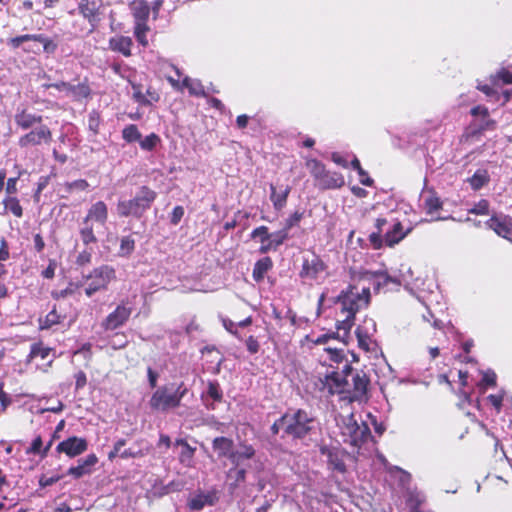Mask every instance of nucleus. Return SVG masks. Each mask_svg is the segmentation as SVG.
Returning <instances> with one entry per match:
<instances>
[{
	"instance_id": "bb28decb",
	"label": "nucleus",
	"mask_w": 512,
	"mask_h": 512,
	"mask_svg": "<svg viewBox=\"0 0 512 512\" xmlns=\"http://www.w3.org/2000/svg\"><path fill=\"white\" fill-rule=\"evenodd\" d=\"M132 39L127 36H115L109 40L111 50L123 54L125 57L131 55Z\"/></svg>"
},
{
	"instance_id": "5fc2aeb1",
	"label": "nucleus",
	"mask_w": 512,
	"mask_h": 512,
	"mask_svg": "<svg viewBox=\"0 0 512 512\" xmlns=\"http://www.w3.org/2000/svg\"><path fill=\"white\" fill-rule=\"evenodd\" d=\"M495 385H496V374L491 370L484 372L482 380L480 382V386L482 388H486L488 386L493 387Z\"/></svg>"
},
{
	"instance_id": "49530a36",
	"label": "nucleus",
	"mask_w": 512,
	"mask_h": 512,
	"mask_svg": "<svg viewBox=\"0 0 512 512\" xmlns=\"http://www.w3.org/2000/svg\"><path fill=\"white\" fill-rule=\"evenodd\" d=\"M207 395L212 398L214 401H221L222 400V390L220 388V385L216 381H210L208 382L207 386Z\"/></svg>"
},
{
	"instance_id": "3c124183",
	"label": "nucleus",
	"mask_w": 512,
	"mask_h": 512,
	"mask_svg": "<svg viewBox=\"0 0 512 512\" xmlns=\"http://www.w3.org/2000/svg\"><path fill=\"white\" fill-rule=\"evenodd\" d=\"M100 126V115L97 111L93 110L89 113L88 116V127L89 130L94 134H97Z\"/></svg>"
},
{
	"instance_id": "a878e982",
	"label": "nucleus",
	"mask_w": 512,
	"mask_h": 512,
	"mask_svg": "<svg viewBox=\"0 0 512 512\" xmlns=\"http://www.w3.org/2000/svg\"><path fill=\"white\" fill-rule=\"evenodd\" d=\"M467 183L470 185V188L473 191H478L488 185L490 182V174L487 168L480 167L478 168L474 174L467 178Z\"/></svg>"
},
{
	"instance_id": "a18cd8bd",
	"label": "nucleus",
	"mask_w": 512,
	"mask_h": 512,
	"mask_svg": "<svg viewBox=\"0 0 512 512\" xmlns=\"http://www.w3.org/2000/svg\"><path fill=\"white\" fill-rule=\"evenodd\" d=\"M250 237L252 239H259V241L261 242V246H265V244H267V242L269 241V238H270V233L268 231V227L259 226V227L255 228L251 232Z\"/></svg>"
},
{
	"instance_id": "c756f323",
	"label": "nucleus",
	"mask_w": 512,
	"mask_h": 512,
	"mask_svg": "<svg viewBox=\"0 0 512 512\" xmlns=\"http://www.w3.org/2000/svg\"><path fill=\"white\" fill-rule=\"evenodd\" d=\"M42 121V117L26 112V110H22L21 112L16 113L15 122L22 129H28L35 124H39Z\"/></svg>"
},
{
	"instance_id": "c85d7f7f",
	"label": "nucleus",
	"mask_w": 512,
	"mask_h": 512,
	"mask_svg": "<svg viewBox=\"0 0 512 512\" xmlns=\"http://www.w3.org/2000/svg\"><path fill=\"white\" fill-rule=\"evenodd\" d=\"M177 445L182 447L181 452L179 454V461L185 467H193L194 466V453L195 448L191 447L185 440L179 439L176 441Z\"/></svg>"
},
{
	"instance_id": "c9c22d12",
	"label": "nucleus",
	"mask_w": 512,
	"mask_h": 512,
	"mask_svg": "<svg viewBox=\"0 0 512 512\" xmlns=\"http://www.w3.org/2000/svg\"><path fill=\"white\" fill-rule=\"evenodd\" d=\"M3 205L6 211L11 212L14 216L20 218L23 215V209L16 197L8 196L4 198Z\"/></svg>"
},
{
	"instance_id": "f3484780",
	"label": "nucleus",
	"mask_w": 512,
	"mask_h": 512,
	"mask_svg": "<svg viewBox=\"0 0 512 512\" xmlns=\"http://www.w3.org/2000/svg\"><path fill=\"white\" fill-rule=\"evenodd\" d=\"M87 447L88 444L84 438L72 436L60 442L56 447V451L58 453H64L68 457L72 458L85 452Z\"/></svg>"
},
{
	"instance_id": "f704fd0d",
	"label": "nucleus",
	"mask_w": 512,
	"mask_h": 512,
	"mask_svg": "<svg viewBox=\"0 0 512 512\" xmlns=\"http://www.w3.org/2000/svg\"><path fill=\"white\" fill-rule=\"evenodd\" d=\"M135 249V240L132 238V236H123L120 239V247L118 255L120 257H129Z\"/></svg>"
},
{
	"instance_id": "de8ad7c7",
	"label": "nucleus",
	"mask_w": 512,
	"mask_h": 512,
	"mask_svg": "<svg viewBox=\"0 0 512 512\" xmlns=\"http://www.w3.org/2000/svg\"><path fill=\"white\" fill-rule=\"evenodd\" d=\"M159 141H160L159 136L154 134V133L146 136L144 139H140L139 140L140 147L143 150H147V151L153 150L156 147V145L158 144Z\"/></svg>"
},
{
	"instance_id": "69168bd1",
	"label": "nucleus",
	"mask_w": 512,
	"mask_h": 512,
	"mask_svg": "<svg viewBox=\"0 0 512 512\" xmlns=\"http://www.w3.org/2000/svg\"><path fill=\"white\" fill-rule=\"evenodd\" d=\"M89 187V184L84 179H78L73 182L67 183V188L69 191L72 190H86Z\"/></svg>"
},
{
	"instance_id": "e433bc0d",
	"label": "nucleus",
	"mask_w": 512,
	"mask_h": 512,
	"mask_svg": "<svg viewBox=\"0 0 512 512\" xmlns=\"http://www.w3.org/2000/svg\"><path fill=\"white\" fill-rule=\"evenodd\" d=\"M306 166L314 177L316 183L320 180L322 175L326 172L325 166L317 159H308Z\"/></svg>"
},
{
	"instance_id": "aec40b11",
	"label": "nucleus",
	"mask_w": 512,
	"mask_h": 512,
	"mask_svg": "<svg viewBox=\"0 0 512 512\" xmlns=\"http://www.w3.org/2000/svg\"><path fill=\"white\" fill-rule=\"evenodd\" d=\"M150 452V445L144 439L135 441L129 448L123 449L120 453L122 459L142 458Z\"/></svg>"
},
{
	"instance_id": "1a4fd4ad",
	"label": "nucleus",
	"mask_w": 512,
	"mask_h": 512,
	"mask_svg": "<svg viewBox=\"0 0 512 512\" xmlns=\"http://www.w3.org/2000/svg\"><path fill=\"white\" fill-rule=\"evenodd\" d=\"M284 421L286 422V435L293 438L305 437L313 429L315 423L314 417L302 409L286 413Z\"/></svg>"
},
{
	"instance_id": "603ef678",
	"label": "nucleus",
	"mask_w": 512,
	"mask_h": 512,
	"mask_svg": "<svg viewBox=\"0 0 512 512\" xmlns=\"http://www.w3.org/2000/svg\"><path fill=\"white\" fill-rule=\"evenodd\" d=\"M324 351L328 354L329 359L336 363L341 362L343 359V350L341 348L329 345L324 348Z\"/></svg>"
},
{
	"instance_id": "5701e85b",
	"label": "nucleus",
	"mask_w": 512,
	"mask_h": 512,
	"mask_svg": "<svg viewBox=\"0 0 512 512\" xmlns=\"http://www.w3.org/2000/svg\"><path fill=\"white\" fill-rule=\"evenodd\" d=\"M135 25H147L150 15V5L147 1L136 0L131 5Z\"/></svg>"
},
{
	"instance_id": "ddd939ff",
	"label": "nucleus",
	"mask_w": 512,
	"mask_h": 512,
	"mask_svg": "<svg viewBox=\"0 0 512 512\" xmlns=\"http://www.w3.org/2000/svg\"><path fill=\"white\" fill-rule=\"evenodd\" d=\"M326 265L317 255H311L303 261L300 276L306 280H323L326 276Z\"/></svg>"
},
{
	"instance_id": "423d86ee",
	"label": "nucleus",
	"mask_w": 512,
	"mask_h": 512,
	"mask_svg": "<svg viewBox=\"0 0 512 512\" xmlns=\"http://www.w3.org/2000/svg\"><path fill=\"white\" fill-rule=\"evenodd\" d=\"M108 219V206L104 201H97L90 206L80 228V237L85 245L97 243L93 222L104 226Z\"/></svg>"
},
{
	"instance_id": "2eb2a0df",
	"label": "nucleus",
	"mask_w": 512,
	"mask_h": 512,
	"mask_svg": "<svg viewBox=\"0 0 512 512\" xmlns=\"http://www.w3.org/2000/svg\"><path fill=\"white\" fill-rule=\"evenodd\" d=\"M52 139L51 130L45 126L40 125L37 128L31 130L25 135L19 138V146L22 148L30 147V146H38L41 144H48Z\"/></svg>"
},
{
	"instance_id": "a211bd4d",
	"label": "nucleus",
	"mask_w": 512,
	"mask_h": 512,
	"mask_svg": "<svg viewBox=\"0 0 512 512\" xmlns=\"http://www.w3.org/2000/svg\"><path fill=\"white\" fill-rule=\"evenodd\" d=\"M77 9L79 14L90 24V32L94 31L99 22L100 4L96 0H80Z\"/></svg>"
},
{
	"instance_id": "e2e57ef3",
	"label": "nucleus",
	"mask_w": 512,
	"mask_h": 512,
	"mask_svg": "<svg viewBox=\"0 0 512 512\" xmlns=\"http://www.w3.org/2000/svg\"><path fill=\"white\" fill-rule=\"evenodd\" d=\"M0 403L2 411H5L6 408L11 404V398L4 391V383L2 381H0Z\"/></svg>"
},
{
	"instance_id": "0e129e2a",
	"label": "nucleus",
	"mask_w": 512,
	"mask_h": 512,
	"mask_svg": "<svg viewBox=\"0 0 512 512\" xmlns=\"http://www.w3.org/2000/svg\"><path fill=\"white\" fill-rule=\"evenodd\" d=\"M133 98L140 104L148 105L150 104L149 99L145 97V95L141 92V89L138 85L133 84Z\"/></svg>"
},
{
	"instance_id": "4c0bfd02",
	"label": "nucleus",
	"mask_w": 512,
	"mask_h": 512,
	"mask_svg": "<svg viewBox=\"0 0 512 512\" xmlns=\"http://www.w3.org/2000/svg\"><path fill=\"white\" fill-rule=\"evenodd\" d=\"M442 207V202L440 199L434 194L431 193L424 200V209L427 214L433 215Z\"/></svg>"
},
{
	"instance_id": "0eeeda50",
	"label": "nucleus",
	"mask_w": 512,
	"mask_h": 512,
	"mask_svg": "<svg viewBox=\"0 0 512 512\" xmlns=\"http://www.w3.org/2000/svg\"><path fill=\"white\" fill-rule=\"evenodd\" d=\"M116 278L115 269L109 265H101L94 268L89 274L83 276V281L77 283L76 288L85 287L88 297L96 292L106 290L109 283Z\"/></svg>"
},
{
	"instance_id": "7ed1b4c3",
	"label": "nucleus",
	"mask_w": 512,
	"mask_h": 512,
	"mask_svg": "<svg viewBox=\"0 0 512 512\" xmlns=\"http://www.w3.org/2000/svg\"><path fill=\"white\" fill-rule=\"evenodd\" d=\"M336 422L342 441L355 448H360L371 437L368 425L363 421L359 423L353 413L339 414L336 417Z\"/></svg>"
},
{
	"instance_id": "a19ab883",
	"label": "nucleus",
	"mask_w": 512,
	"mask_h": 512,
	"mask_svg": "<svg viewBox=\"0 0 512 512\" xmlns=\"http://www.w3.org/2000/svg\"><path fill=\"white\" fill-rule=\"evenodd\" d=\"M374 288L379 290L381 286L387 285L388 282H393L397 285L401 284V280L390 277L387 272H377L375 274Z\"/></svg>"
},
{
	"instance_id": "39448f33",
	"label": "nucleus",
	"mask_w": 512,
	"mask_h": 512,
	"mask_svg": "<svg viewBox=\"0 0 512 512\" xmlns=\"http://www.w3.org/2000/svg\"><path fill=\"white\" fill-rule=\"evenodd\" d=\"M186 392L187 388L183 383L177 387L174 384L160 386L153 392L149 400V406L154 411L167 412L180 405Z\"/></svg>"
},
{
	"instance_id": "c03bdc74",
	"label": "nucleus",
	"mask_w": 512,
	"mask_h": 512,
	"mask_svg": "<svg viewBox=\"0 0 512 512\" xmlns=\"http://www.w3.org/2000/svg\"><path fill=\"white\" fill-rule=\"evenodd\" d=\"M150 30L148 25H134V36L142 46H148L147 32Z\"/></svg>"
},
{
	"instance_id": "864d4df0",
	"label": "nucleus",
	"mask_w": 512,
	"mask_h": 512,
	"mask_svg": "<svg viewBox=\"0 0 512 512\" xmlns=\"http://www.w3.org/2000/svg\"><path fill=\"white\" fill-rule=\"evenodd\" d=\"M56 49L57 44L53 40L41 34V51L52 54L56 51Z\"/></svg>"
},
{
	"instance_id": "13d9d810",
	"label": "nucleus",
	"mask_w": 512,
	"mask_h": 512,
	"mask_svg": "<svg viewBox=\"0 0 512 512\" xmlns=\"http://www.w3.org/2000/svg\"><path fill=\"white\" fill-rule=\"evenodd\" d=\"M89 472L90 470L85 468L79 461L77 466H73L68 469V474L75 478H80Z\"/></svg>"
},
{
	"instance_id": "774afa93",
	"label": "nucleus",
	"mask_w": 512,
	"mask_h": 512,
	"mask_svg": "<svg viewBox=\"0 0 512 512\" xmlns=\"http://www.w3.org/2000/svg\"><path fill=\"white\" fill-rule=\"evenodd\" d=\"M246 347L251 354H255L259 351L260 345L255 337L249 336L246 340Z\"/></svg>"
},
{
	"instance_id": "f257e3e1",
	"label": "nucleus",
	"mask_w": 512,
	"mask_h": 512,
	"mask_svg": "<svg viewBox=\"0 0 512 512\" xmlns=\"http://www.w3.org/2000/svg\"><path fill=\"white\" fill-rule=\"evenodd\" d=\"M319 389L328 395H342V400L352 402L360 400L367 391L368 379L364 373L354 371L345 363L341 371L332 366L326 368L324 373H319Z\"/></svg>"
},
{
	"instance_id": "052dcab7",
	"label": "nucleus",
	"mask_w": 512,
	"mask_h": 512,
	"mask_svg": "<svg viewBox=\"0 0 512 512\" xmlns=\"http://www.w3.org/2000/svg\"><path fill=\"white\" fill-rule=\"evenodd\" d=\"M228 475L230 477H234L236 483H240L243 482L246 478V470L235 466L229 470Z\"/></svg>"
},
{
	"instance_id": "dca6fc26",
	"label": "nucleus",
	"mask_w": 512,
	"mask_h": 512,
	"mask_svg": "<svg viewBox=\"0 0 512 512\" xmlns=\"http://www.w3.org/2000/svg\"><path fill=\"white\" fill-rule=\"evenodd\" d=\"M44 86L46 88H55L56 90L63 92L65 96L76 101L89 97L91 92L89 86L85 83L73 85L68 82L61 81L58 83L46 84Z\"/></svg>"
},
{
	"instance_id": "72a5a7b5",
	"label": "nucleus",
	"mask_w": 512,
	"mask_h": 512,
	"mask_svg": "<svg viewBox=\"0 0 512 512\" xmlns=\"http://www.w3.org/2000/svg\"><path fill=\"white\" fill-rule=\"evenodd\" d=\"M425 495L417 490L408 492L407 504L413 512H419L420 506L425 502Z\"/></svg>"
},
{
	"instance_id": "6e6552de",
	"label": "nucleus",
	"mask_w": 512,
	"mask_h": 512,
	"mask_svg": "<svg viewBox=\"0 0 512 512\" xmlns=\"http://www.w3.org/2000/svg\"><path fill=\"white\" fill-rule=\"evenodd\" d=\"M388 224V221L384 218H378L375 222L377 232H373L369 236V240L374 249H380L383 246V242L387 246H394L398 244L408 234L409 229L404 231L402 224L399 221H394L391 228L385 233L384 239L381 237V233L384 227Z\"/></svg>"
},
{
	"instance_id": "338daca9",
	"label": "nucleus",
	"mask_w": 512,
	"mask_h": 512,
	"mask_svg": "<svg viewBox=\"0 0 512 512\" xmlns=\"http://www.w3.org/2000/svg\"><path fill=\"white\" fill-rule=\"evenodd\" d=\"M183 215H184V208L182 206L174 207V209L171 213V216H170V222L173 225H177L181 221Z\"/></svg>"
},
{
	"instance_id": "cd10ccee",
	"label": "nucleus",
	"mask_w": 512,
	"mask_h": 512,
	"mask_svg": "<svg viewBox=\"0 0 512 512\" xmlns=\"http://www.w3.org/2000/svg\"><path fill=\"white\" fill-rule=\"evenodd\" d=\"M288 238L287 229H281L274 233H270V238L265 246H260V252L265 254L271 250H277V248L284 243Z\"/></svg>"
},
{
	"instance_id": "412c9836",
	"label": "nucleus",
	"mask_w": 512,
	"mask_h": 512,
	"mask_svg": "<svg viewBox=\"0 0 512 512\" xmlns=\"http://www.w3.org/2000/svg\"><path fill=\"white\" fill-rule=\"evenodd\" d=\"M270 200L276 210H281L286 206L288 195L291 191L289 185H281L276 187L274 184L270 185Z\"/></svg>"
},
{
	"instance_id": "79ce46f5",
	"label": "nucleus",
	"mask_w": 512,
	"mask_h": 512,
	"mask_svg": "<svg viewBox=\"0 0 512 512\" xmlns=\"http://www.w3.org/2000/svg\"><path fill=\"white\" fill-rule=\"evenodd\" d=\"M491 80L494 84H498V82L502 84H512V72L506 68H501L491 76Z\"/></svg>"
},
{
	"instance_id": "680f3d73",
	"label": "nucleus",
	"mask_w": 512,
	"mask_h": 512,
	"mask_svg": "<svg viewBox=\"0 0 512 512\" xmlns=\"http://www.w3.org/2000/svg\"><path fill=\"white\" fill-rule=\"evenodd\" d=\"M302 215H303V214H302V213H300V212H298V211L294 212V213H293L289 218H287V220L285 221V226H284V228H283V229H287V232H289V230H290L292 227L296 226V225L300 222V220H301V218H302Z\"/></svg>"
},
{
	"instance_id": "6e6d98bb",
	"label": "nucleus",
	"mask_w": 512,
	"mask_h": 512,
	"mask_svg": "<svg viewBox=\"0 0 512 512\" xmlns=\"http://www.w3.org/2000/svg\"><path fill=\"white\" fill-rule=\"evenodd\" d=\"M477 126L479 131L494 130L496 127V122L489 118V115L482 116Z\"/></svg>"
},
{
	"instance_id": "393cba45",
	"label": "nucleus",
	"mask_w": 512,
	"mask_h": 512,
	"mask_svg": "<svg viewBox=\"0 0 512 512\" xmlns=\"http://www.w3.org/2000/svg\"><path fill=\"white\" fill-rule=\"evenodd\" d=\"M321 189H335L344 185V178L340 173L327 171L316 183Z\"/></svg>"
},
{
	"instance_id": "9d476101",
	"label": "nucleus",
	"mask_w": 512,
	"mask_h": 512,
	"mask_svg": "<svg viewBox=\"0 0 512 512\" xmlns=\"http://www.w3.org/2000/svg\"><path fill=\"white\" fill-rule=\"evenodd\" d=\"M220 498V491L216 487L203 490L198 489L187 500V507L192 511H201L205 507L214 506Z\"/></svg>"
},
{
	"instance_id": "ea45409f",
	"label": "nucleus",
	"mask_w": 512,
	"mask_h": 512,
	"mask_svg": "<svg viewBox=\"0 0 512 512\" xmlns=\"http://www.w3.org/2000/svg\"><path fill=\"white\" fill-rule=\"evenodd\" d=\"M122 137L125 141L131 143L139 141L141 139V133L139 132L136 125L130 124L123 129Z\"/></svg>"
},
{
	"instance_id": "37998d69",
	"label": "nucleus",
	"mask_w": 512,
	"mask_h": 512,
	"mask_svg": "<svg viewBox=\"0 0 512 512\" xmlns=\"http://www.w3.org/2000/svg\"><path fill=\"white\" fill-rule=\"evenodd\" d=\"M51 352V349L49 347H44L42 343H34L31 346L29 358H36L40 357L41 359H46Z\"/></svg>"
},
{
	"instance_id": "20e7f679",
	"label": "nucleus",
	"mask_w": 512,
	"mask_h": 512,
	"mask_svg": "<svg viewBox=\"0 0 512 512\" xmlns=\"http://www.w3.org/2000/svg\"><path fill=\"white\" fill-rule=\"evenodd\" d=\"M157 193L147 186H141L133 198L129 200L120 199L116 206L117 214L120 217L141 218L150 209L155 201Z\"/></svg>"
},
{
	"instance_id": "bf43d9fd",
	"label": "nucleus",
	"mask_w": 512,
	"mask_h": 512,
	"mask_svg": "<svg viewBox=\"0 0 512 512\" xmlns=\"http://www.w3.org/2000/svg\"><path fill=\"white\" fill-rule=\"evenodd\" d=\"M43 442L42 438L40 436H37L31 443V446L28 448L27 453L28 454H38L42 456L43 451Z\"/></svg>"
},
{
	"instance_id": "b1692460",
	"label": "nucleus",
	"mask_w": 512,
	"mask_h": 512,
	"mask_svg": "<svg viewBox=\"0 0 512 512\" xmlns=\"http://www.w3.org/2000/svg\"><path fill=\"white\" fill-rule=\"evenodd\" d=\"M212 447L218 458L231 460L234 449V443L231 439L227 437H217L213 440Z\"/></svg>"
},
{
	"instance_id": "4be33fe9",
	"label": "nucleus",
	"mask_w": 512,
	"mask_h": 512,
	"mask_svg": "<svg viewBox=\"0 0 512 512\" xmlns=\"http://www.w3.org/2000/svg\"><path fill=\"white\" fill-rule=\"evenodd\" d=\"M376 332V323L372 318L364 320L363 325L356 328V336L361 347L368 348L371 335Z\"/></svg>"
},
{
	"instance_id": "09e8293b",
	"label": "nucleus",
	"mask_w": 512,
	"mask_h": 512,
	"mask_svg": "<svg viewBox=\"0 0 512 512\" xmlns=\"http://www.w3.org/2000/svg\"><path fill=\"white\" fill-rule=\"evenodd\" d=\"M59 315L55 310L49 312L44 319H40V329H49L53 325L59 323Z\"/></svg>"
},
{
	"instance_id": "2f4dec72",
	"label": "nucleus",
	"mask_w": 512,
	"mask_h": 512,
	"mask_svg": "<svg viewBox=\"0 0 512 512\" xmlns=\"http://www.w3.org/2000/svg\"><path fill=\"white\" fill-rule=\"evenodd\" d=\"M272 267V261L269 257H265L263 259L258 260L253 268V278L255 281H261L265 274Z\"/></svg>"
},
{
	"instance_id": "473e14b6",
	"label": "nucleus",
	"mask_w": 512,
	"mask_h": 512,
	"mask_svg": "<svg viewBox=\"0 0 512 512\" xmlns=\"http://www.w3.org/2000/svg\"><path fill=\"white\" fill-rule=\"evenodd\" d=\"M182 86H184V88H187L191 95H194V96H204L205 95L204 87L201 84V82L197 79H192V78L186 76L182 80Z\"/></svg>"
},
{
	"instance_id": "4d7b16f0",
	"label": "nucleus",
	"mask_w": 512,
	"mask_h": 512,
	"mask_svg": "<svg viewBox=\"0 0 512 512\" xmlns=\"http://www.w3.org/2000/svg\"><path fill=\"white\" fill-rule=\"evenodd\" d=\"M125 445H126V440L125 439H118L114 443L113 449L109 452L108 459L109 460H113L117 456L120 457V453L122 452V448H124Z\"/></svg>"
},
{
	"instance_id": "9b49d317",
	"label": "nucleus",
	"mask_w": 512,
	"mask_h": 512,
	"mask_svg": "<svg viewBox=\"0 0 512 512\" xmlns=\"http://www.w3.org/2000/svg\"><path fill=\"white\" fill-rule=\"evenodd\" d=\"M485 227L492 230L497 236L512 243V217L494 212L488 220L485 221Z\"/></svg>"
},
{
	"instance_id": "7c9ffc66",
	"label": "nucleus",
	"mask_w": 512,
	"mask_h": 512,
	"mask_svg": "<svg viewBox=\"0 0 512 512\" xmlns=\"http://www.w3.org/2000/svg\"><path fill=\"white\" fill-rule=\"evenodd\" d=\"M255 455V450L251 445H242L240 449L234 450L230 462L238 467L245 460L251 459Z\"/></svg>"
},
{
	"instance_id": "4468645a",
	"label": "nucleus",
	"mask_w": 512,
	"mask_h": 512,
	"mask_svg": "<svg viewBox=\"0 0 512 512\" xmlns=\"http://www.w3.org/2000/svg\"><path fill=\"white\" fill-rule=\"evenodd\" d=\"M12 49L22 48L26 53L39 54L41 52V34H25L10 38L7 42Z\"/></svg>"
},
{
	"instance_id": "6ab92c4d",
	"label": "nucleus",
	"mask_w": 512,
	"mask_h": 512,
	"mask_svg": "<svg viewBox=\"0 0 512 512\" xmlns=\"http://www.w3.org/2000/svg\"><path fill=\"white\" fill-rule=\"evenodd\" d=\"M131 308L125 305H119L110 313L104 321V327L107 330H114L122 326L130 317Z\"/></svg>"
},
{
	"instance_id": "8fccbe9b",
	"label": "nucleus",
	"mask_w": 512,
	"mask_h": 512,
	"mask_svg": "<svg viewBox=\"0 0 512 512\" xmlns=\"http://www.w3.org/2000/svg\"><path fill=\"white\" fill-rule=\"evenodd\" d=\"M489 402L493 405V407L497 410V412L500 411L502 403L508 399V395L506 392L501 391L498 394H491L487 397Z\"/></svg>"
},
{
	"instance_id": "f03ea898",
	"label": "nucleus",
	"mask_w": 512,
	"mask_h": 512,
	"mask_svg": "<svg viewBox=\"0 0 512 512\" xmlns=\"http://www.w3.org/2000/svg\"><path fill=\"white\" fill-rule=\"evenodd\" d=\"M370 300V288L366 286H349L343 290L336 304V335L343 344L351 339V329L354 326L355 314L366 308Z\"/></svg>"
},
{
	"instance_id": "f8f14e48",
	"label": "nucleus",
	"mask_w": 512,
	"mask_h": 512,
	"mask_svg": "<svg viewBox=\"0 0 512 512\" xmlns=\"http://www.w3.org/2000/svg\"><path fill=\"white\" fill-rule=\"evenodd\" d=\"M319 451L321 456L325 458L329 469L338 473L346 472V465L344 462L346 453L338 445L321 444L319 446Z\"/></svg>"
},
{
	"instance_id": "58836bf2",
	"label": "nucleus",
	"mask_w": 512,
	"mask_h": 512,
	"mask_svg": "<svg viewBox=\"0 0 512 512\" xmlns=\"http://www.w3.org/2000/svg\"><path fill=\"white\" fill-rule=\"evenodd\" d=\"M468 213L482 216L489 215L490 202L486 199H481L476 202L470 209H468Z\"/></svg>"
}]
</instances>
